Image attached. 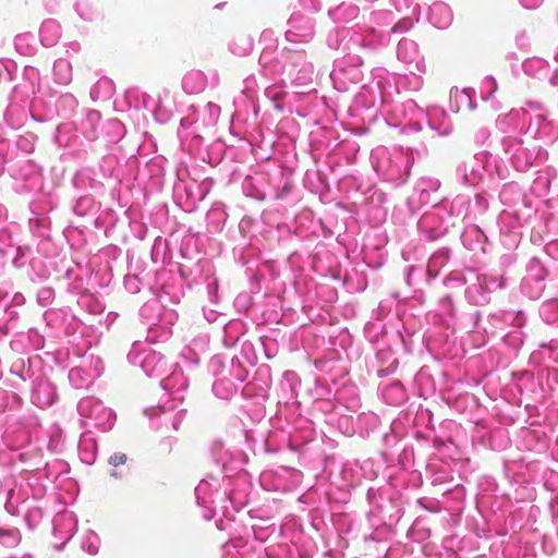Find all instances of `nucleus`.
<instances>
[{
  "label": "nucleus",
  "instance_id": "nucleus-1",
  "mask_svg": "<svg viewBox=\"0 0 558 558\" xmlns=\"http://www.w3.org/2000/svg\"><path fill=\"white\" fill-rule=\"evenodd\" d=\"M128 460V457L123 452H116L109 458V463L113 466L123 465Z\"/></svg>",
  "mask_w": 558,
  "mask_h": 558
}]
</instances>
